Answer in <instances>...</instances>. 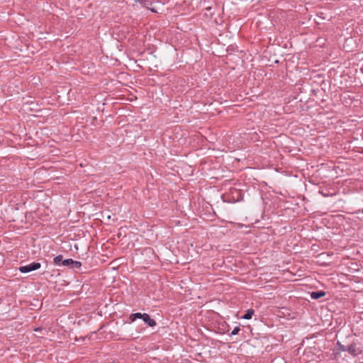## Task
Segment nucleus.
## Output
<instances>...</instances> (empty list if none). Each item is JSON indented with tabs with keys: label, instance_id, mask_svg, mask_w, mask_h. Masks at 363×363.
I'll use <instances>...</instances> for the list:
<instances>
[{
	"label": "nucleus",
	"instance_id": "obj_9",
	"mask_svg": "<svg viewBox=\"0 0 363 363\" xmlns=\"http://www.w3.org/2000/svg\"><path fill=\"white\" fill-rule=\"evenodd\" d=\"M82 267V263L81 262H79V261H75L73 259V262L71 265V267L70 268H72V269H79Z\"/></svg>",
	"mask_w": 363,
	"mask_h": 363
},
{
	"label": "nucleus",
	"instance_id": "obj_12",
	"mask_svg": "<svg viewBox=\"0 0 363 363\" xmlns=\"http://www.w3.org/2000/svg\"><path fill=\"white\" fill-rule=\"evenodd\" d=\"M34 330H35V331H40V330H42V328H35V329H34Z\"/></svg>",
	"mask_w": 363,
	"mask_h": 363
},
{
	"label": "nucleus",
	"instance_id": "obj_8",
	"mask_svg": "<svg viewBox=\"0 0 363 363\" xmlns=\"http://www.w3.org/2000/svg\"><path fill=\"white\" fill-rule=\"evenodd\" d=\"M73 262V259L69 258V259H66L65 260L62 261V266H68L69 267H71V265Z\"/></svg>",
	"mask_w": 363,
	"mask_h": 363
},
{
	"label": "nucleus",
	"instance_id": "obj_7",
	"mask_svg": "<svg viewBox=\"0 0 363 363\" xmlns=\"http://www.w3.org/2000/svg\"><path fill=\"white\" fill-rule=\"evenodd\" d=\"M62 259L63 256L62 255H59L54 258L53 262L55 265L61 266L63 261Z\"/></svg>",
	"mask_w": 363,
	"mask_h": 363
},
{
	"label": "nucleus",
	"instance_id": "obj_4",
	"mask_svg": "<svg viewBox=\"0 0 363 363\" xmlns=\"http://www.w3.org/2000/svg\"><path fill=\"white\" fill-rule=\"evenodd\" d=\"M325 294H326V293L324 291H312L310 294V296H311V298L317 300L318 298H320L325 296Z\"/></svg>",
	"mask_w": 363,
	"mask_h": 363
},
{
	"label": "nucleus",
	"instance_id": "obj_1",
	"mask_svg": "<svg viewBox=\"0 0 363 363\" xmlns=\"http://www.w3.org/2000/svg\"><path fill=\"white\" fill-rule=\"evenodd\" d=\"M41 267V264L40 262H33L30 264H28L27 265H24V266H21L19 267V271L21 272V273H28V272H30L32 271H35V270H37L38 269H40Z\"/></svg>",
	"mask_w": 363,
	"mask_h": 363
},
{
	"label": "nucleus",
	"instance_id": "obj_13",
	"mask_svg": "<svg viewBox=\"0 0 363 363\" xmlns=\"http://www.w3.org/2000/svg\"><path fill=\"white\" fill-rule=\"evenodd\" d=\"M151 11H152V12H157V11H156L155 9H151Z\"/></svg>",
	"mask_w": 363,
	"mask_h": 363
},
{
	"label": "nucleus",
	"instance_id": "obj_11",
	"mask_svg": "<svg viewBox=\"0 0 363 363\" xmlns=\"http://www.w3.org/2000/svg\"><path fill=\"white\" fill-rule=\"evenodd\" d=\"M240 327H238V326L235 327V328L233 330V331L231 332L230 335H235L238 334V333L240 332Z\"/></svg>",
	"mask_w": 363,
	"mask_h": 363
},
{
	"label": "nucleus",
	"instance_id": "obj_2",
	"mask_svg": "<svg viewBox=\"0 0 363 363\" xmlns=\"http://www.w3.org/2000/svg\"><path fill=\"white\" fill-rule=\"evenodd\" d=\"M346 352L353 357H356L362 351L357 347V344L355 342H352L350 345H347Z\"/></svg>",
	"mask_w": 363,
	"mask_h": 363
},
{
	"label": "nucleus",
	"instance_id": "obj_10",
	"mask_svg": "<svg viewBox=\"0 0 363 363\" xmlns=\"http://www.w3.org/2000/svg\"><path fill=\"white\" fill-rule=\"evenodd\" d=\"M337 347H338V350L341 352H346L347 346L342 345L340 342H337Z\"/></svg>",
	"mask_w": 363,
	"mask_h": 363
},
{
	"label": "nucleus",
	"instance_id": "obj_3",
	"mask_svg": "<svg viewBox=\"0 0 363 363\" xmlns=\"http://www.w3.org/2000/svg\"><path fill=\"white\" fill-rule=\"evenodd\" d=\"M142 319L150 327H154L157 325L156 321L151 318L147 313H144L143 318Z\"/></svg>",
	"mask_w": 363,
	"mask_h": 363
},
{
	"label": "nucleus",
	"instance_id": "obj_6",
	"mask_svg": "<svg viewBox=\"0 0 363 363\" xmlns=\"http://www.w3.org/2000/svg\"><path fill=\"white\" fill-rule=\"evenodd\" d=\"M143 315L144 313H135L130 314L129 316V319L130 320V323L134 322L138 318L142 319L143 318Z\"/></svg>",
	"mask_w": 363,
	"mask_h": 363
},
{
	"label": "nucleus",
	"instance_id": "obj_5",
	"mask_svg": "<svg viewBox=\"0 0 363 363\" xmlns=\"http://www.w3.org/2000/svg\"><path fill=\"white\" fill-rule=\"evenodd\" d=\"M254 313H255L254 309L249 308L245 311V313L241 317V318L246 319V320L251 319Z\"/></svg>",
	"mask_w": 363,
	"mask_h": 363
}]
</instances>
